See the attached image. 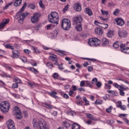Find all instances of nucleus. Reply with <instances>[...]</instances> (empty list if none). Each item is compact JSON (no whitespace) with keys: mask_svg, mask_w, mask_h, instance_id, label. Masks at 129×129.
<instances>
[{"mask_svg":"<svg viewBox=\"0 0 129 129\" xmlns=\"http://www.w3.org/2000/svg\"><path fill=\"white\" fill-rule=\"evenodd\" d=\"M33 127L34 129H49L50 126L46 121L43 119H40L39 121H37L36 119L33 120Z\"/></svg>","mask_w":129,"mask_h":129,"instance_id":"f257e3e1","label":"nucleus"},{"mask_svg":"<svg viewBox=\"0 0 129 129\" xmlns=\"http://www.w3.org/2000/svg\"><path fill=\"white\" fill-rule=\"evenodd\" d=\"M26 7H27V4H26V3H25L21 10L19 11L16 14L17 19H19V23H20V24H22V23H23L24 19H25L27 15H28V13L27 12L23 13V12H24L25 11V9H26Z\"/></svg>","mask_w":129,"mask_h":129,"instance_id":"f03ea898","label":"nucleus"},{"mask_svg":"<svg viewBox=\"0 0 129 129\" xmlns=\"http://www.w3.org/2000/svg\"><path fill=\"white\" fill-rule=\"evenodd\" d=\"M48 21L49 23L58 25V22H59V15L56 12H52L48 15Z\"/></svg>","mask_w":129,"mask_h":129,"instance_id":"7ed1b4c3","label":"nucleus"},{"mask_svg":"<svg viewBox=\"0 0 129 129\" xmlns=\"http://www.w3.org/2000/svg\"><path fill=\"white\" fill-rule=\"evenodd\" d=\"M119 46L121 52L125 53L126 54H129V47H125V44L121 43L119 42H116L113 44V46L115 49H117Z\"/></svg>","mask_w":129,"mask_h":129,"instance_id":"20e7f679","label":"nucleus"},{"mask_svg":"<svg viewBox=\"0 0 129 129\" xmlns=\"http://www.w3.org/2000/svg\"><path fill=\"white\" fill-rule=\"evenodd\" d=\"M11 108V104L7 101H3L0 103V109L3 113H7L9 112Z\"/></svg>","mask_w":129,"mask_h":129,"instance_id":"39448f33","label":"nucleus"},{"mask_svg":"<svg viewBox=\"0 0 129 129\" xmlns=\"http://www.w3.org/2000/svg\"><path fill=\"white\" fill-rule=\"evenodd\" d=\"M88 45L91 47H96L100 44V40L98 39L97 38H92L89 39Z\"/></svg>","mask_w":129,"mask_h":129,"instance_id":"423d86ee","label":"nucleus"},{"mask_svg":"<svg viewBox=\"0 0 129 129\" xmlns=\"http://www.w3.org/2000/svg\"><path fill=\"white\" fill-rule=\"evenodd\" d=\"M61 27L66 31L70 30V28H71V22H70V20L68 19H63L62 21Z\"/></svg>","mask_w":129,"mask_h":129,"instance_id":"0eeeda50","label":"nucleus"},{"mask_svg":"<svg viewBox=\"0 0 129 129\" xmlns=\"http://www.w3.org/2000/svg\"><path fill=\"white\" fill-rule=\"evenodd\" d=\"M13 113L17 116L16 118H17V119H21L23 117L22 112H21V110L18 106H16L14 108Z\"/></svg>","mask_w":129,"mask_h":129,"instance_id":"6e6552de","label":"nucleus"},{"mask_svg":"<svg viewBox=\"0 0 129 129\" xmlns=\"http://www.w3.org/2000/svg\"><path fill=\"white\" fill-rule=\"evenodd\" d=\"M73 25H77L81 24L82 22V17L81 15H78L77 16H75L73 18Z\"/></svg>","mask_w":129,"mask_h":129,"instance_id":"1a4fd4ad","label":"nucleus"},{"mask_svg":"<svg viewBox=\"0 0 129 129\" xmlns=\"http://www.w3.org/2000/svg\"><path fill=\"white\" fill-rule=\"evenodd\" d=\"M118 35L120 38H126L127 36V32L122 29H119L118 31Z\"/></svg>","mask_w":129,"mask_h":129,"instance_id":"9d476101","label":"nucleus"},{"mask_svg":"<svg viewBox=\"0 0 129 129\" xmlns=\"http://www.w3.org/2000/svg\"><path fill=\"white\" fill-rule=\"evenodd\" d=\"M7 127L9 129H16L15 126V122L12 119H9L7 122Z\"/></svg>","mask_w":129,"mask_h":129,"instance_id":"9b49d317","label":"nucleus"},{"mask_svg":"<svg viewBox=\"0 0 129 129\" xmlns=\"http://www.w3.org/2000/svg\"><path fill=\"white\" fill-rule=\"evenodd\" d=\"M39 16H40V15L38 13H35L33 17H31L32 23H33V24L38 23V21H39Z\"/></svg>","mask_w":129,"mask_h":129,"instance_id":"f8f14e48","label":"nucleus"},{"mask_svg":"<svg viewBox=\"0 0 129 129\" xmlns=\"http://www.w3.org/2000/svg\"><path fill=\"white\" fill-rule=\"evenodd\" d=\"M12 54L13 55H11L12 59H17L20 56V52L18 50H13Z\"/></svg>","mask_w":129,"mask_h":129,"instance_id":"ddd939ff","label":"nucleus"},{"mask_svg":"<svg viewBox=\"0 0 129 129\" xmlns=\"http://www.w3.org/2000/svg\"><path fill=\"white\" fill-rule=\"evenodd\" d=\"M10 23V19H4L3 20V22L1 23L0 24V29H3L5 28L7 24Z\"/></svg>","mask_w":129,"mask_h":129,"instance_id":"4468645a","label":"nucleus"},{"mask_svg":"<svg viewBox=\"0 0 129 129\" xmlns=\"http://www.w3.org/2000/svg\"><path fill=\"white\" fill-rule=\"evenodd\" d=\"M74 9L77 12H81V5L80 4H75L74 5Z\"/></svg>","mask_w":129,"mask_h":129,"instance_id":"2eb2a0df","label":"nucleus"},{"mask_svg":"<svg viewBox=\"0 0 129 129\" xmlns=\"http://www.w3.org/2000/svg\"><path fill=\"white\" fill-rule=\"evenodd\" d=\"M48 59L52 61V62H57L58 61V59L57 58V55L54 54H51L49 56Z\"/></svg>","mask_w":129,"mask_h":129,"instance_id":"dca6fc26","label":"nucleus"},{"mask_svg":"<svg viewBox=\"0 0 129 129\" xmlns=\"http://www.w3.org/2000/svg\"><path fill=\"white\" fill-rule=\"evenodd\" d=\"M117 107L120 108L122 110H125L126 109V106L125 105H122L121 101L117 102Z\"/></svg>","mask_w":129,"mask_h":129,"instance_id":"f3484780","label":"nucleus"},{"mask_svg":"<svg viewBox=\"0 0 129 129\" xmlns=\"http://www.w3.org/2000/svg\"><path fill=\"white\" fill-rule=\"evenodd\" d=\"M71 125L70 124V123L64 121L62 122V128L63 129H68L69 127H70Z\"/></svg>","mask_w":129,"mask_h":129,"instance_id":"a211bd4d","label":"nucleus"},{"mask_svg":"<svg viewBox=\"0 0 129 129\" xmlns=\"http://www.w3.org/2000/svg\"><path fill=\"white\" fill-rule=\"evenodd\" d=\"M116 23H117L118 26H123V25H124V21L122 19H117L116 20Z\"/></svg>","mask_w":129,"mask_h":129,"instance_id":"6ab92c4d","label":"nucleus"},{"mask_svg":"<svg viewBox=\"0 0 129 129\" xmlns=\"http://www.w3.org/2000/svg\"><path fill=\"white\" fill-rule=\"evenodd\" d=\"M95 33L97 35H102L103 31H102V29L100 28H97L95 29Z\"/></svg>","mask_w":129,"mask_h":129,"instance_id":"aec40b11","label":"nucleus"},{"mask_svg":"<svg viewBox=\"0 0 129 129\" xmlns=\"http://www.w3.org/2000/svg\"><path fill=\"white\" fill-rule=\"evenodd\" d=\"M127 89H129L128 87L124 88V87H123L121 88V89L119 90V93L121 95V96H124V91L127 90Z\"/></svg>","mask_w":129,"mask_h":129,"instance_id":"412c9836","label":"nucleus"},{"mask_svg":"<svg viewBox=\"0 0 129 129\" xmlns=\"http://www.w3.org/2000/svg\"><path fill=\"white\" fill-rule=\"evenodd\" d=\"M85 12L86 13V14H87V15H88V16H92V15H93V13H92V11L91 10V9H90L88 8H85Z\"/></svg>","mask_w":129,"mask_h":129,"instance_id":"4be33fe9","label":"nucleus"},{"mask_svg":"<svg viewBox=\"0 0 129 129\" xmlns=\"http://www.w3.org/2000/svg\"><path fill=\"white\" fill-rule=\"evenodd\" d=\"M72 129H80V125L77 123H74L72 125Z\"/></svg>","mask_w":129,"mask_h":129,"instance_id":"5701e85b","label":"nucleus"},{"mask_svg":"<svg viewBox=\"0 0 129 129\" xmlns=\"http://www.w3.org/2000/svg\"><path fill=\"white\" fill-rule=\"evenodd\" d=\"M76 26L75 27L76 30L78 31V32H80V31H82V24H76Z\"/></svg>","mask_w":129,"mask_h":129,"instance_id":"b1692460","label":"nucleus"},{"mask_svg":"<svg viewBox=\"0 0 129 129\" xmlns=\"http://www.w3.org/2000/svg\"><path fill=\"white\" fill-rule=\"evenodd\" d=\"M113 35H114V31L112 30H109L107 34V36L109 38H111Z\"/></svg>","mask_w":129,"mask_h":129,"instance_id":"393cba45","label":"nucleus"},{"mask_svg":"<svg viewBox=\"0 0 129 129\" xmlns=\"http://www.w3.org/2000/svg\"><path fill=\"white\" fill-rule=\"evenodd\" d=\"M102 43H103V46H105V45H108L109 44V42L108 41V40H107L106 38H103Z\"/></svg>","mask_w":129,"mask_h":129,"instance_id":"a878e982","label":"nucleus"},{"mask_svg":"<svg viewBox=\"0 0 129 129\" xmlns=\"http://www.w3.org/2000/svg\"><path fill=\"white\" fill-rule=\"evenodd\" d=\"M113 86H114V87H115V88H117V89H118V90H119L120 89L122 88V87H123V86L119 85H118V84H117L116 83H114L113 84Z\"/></svg>","mask_w":129,"mask_h":129,"instance_id":"bb28decb","label":"nucleus"},{"mask_svg":"<svg viewBox=\"0 0 129 129\" xmlns=\"http://www.w3.org/2000/svg\"><path fill=\"white\" fill-rule=\"evenodd\" d=\"M86 116L88 118H90V119H91L92 120H96V118L93 117V115L91 114L88 113L87 114Z\"/></svg>","mask_w":129,"mask_h":129,"instance_id":"cd10ccee","label":"nucleus"},{"mask_svg":"<svg viewBox=\"0 0 129 129\" xmlns=\"http://www.w3.org/2000/svg\"><path fill=\"white\" fill-rule=\"evenodd\" d=\"M22 2H23V0H16L14 3V6L15 7H18V6H20V5L22 4Z\"/></svg>","mask_w":129,"mask_h":129,"instance_id":"c85d7f7f","label":"nucleus"},{"mask_svg":"<svg viewBox=\"0 0 129 129\" xmlns=\"http://www.w3.org/2000/svg\"><path fill=\"white\" fill-rule=\"evenodd\" d=\"M50 96H52V97H54V98H58V96H57V92L52 91L51 93H50Z\"/></svg>","mask_w":129,"mask_h":129,"instance_id":"c756f323","label":"nucleus"},{"mask_svg":"<svg viewBox=\"0 0 129 129\" xmlns=\"http://www.w3.org/2000/svg\"><path fill=\"white\" fill-rule=\"evenodd\" d=\"M27 69L29 71H31L32 72H33V73H38V71L37 70V69L34 68H28Z\"/></svg>","mask_w":129,"mask_h":129,"instance_id":"7c9ffc66","label":"nucleus"},{"mask_svg":"<svg viewBox=\"0 0 129 129\" xmlns=\"http://www.w3.org/2000/svg\"><path fill=\"white\" fill-rule=\"evenodd\" d=\"M31 48L35 53H41V51H40V50H39L38 48H35V46H32Z\"/></svg>","mask_w":129,"mask_h":129,"instance_id":"2f4dec72","label":"nucleus"},{"mask_svg":"<svg viewBox=\"0 0 129 129\" xmlns=\"http://www.w3.org/2000/svg\"><path fill=\"white\" fill-rule=\"evenodd\" d=\"M54 26L53 25V24H48L46 25V30H52L53 28H54Z\"/></svg>","mask_w":129,"mask_h":129,"instance_id":"473e14b6","label":"nucleus"},{"mask_svg":"<svg viewBox=\"0 0 129 129\" xmlns=\"http://www.w3.org/2000/svg\"><path fill=\"white\" fill-rule=\"evenodd\" d=\"M101 13H102V15H103V16H108V11H106L103 9L101 10Z\"/></svg>","mask_w":129,"mask_h":129,"instance_id":"72a5a7b5","label":"nucleus"},{"mask_svg":"<svg viewBox=\"0 0 129 129\" xmlns=\"http://www.w3.org/2000/svg\"><path fill=\"white\" fill-rule=\"evenodd\" d=\"M69 7H70V5L69 4H67L65 7L62 10V12L63 13H66V12H67V11H68L69 9Z\"/></svg>","mask_w":129,"mask_h":129,"instance_id":"f704fd0d","label":"nucleus"},{"mask_svg":"<svg viewBox=\"0 0 129 129\" xmlns=\"http://www.w3.org/2000/svg\"><path fill=\"white\" fill-rule=\"evenodd\" d=\"M4 67H5V68H7V69L10 70V71H13V68L11 67L10 66H9V64L4 63Z\"/></svg>","mask_w":129,"mask_h":129,"instance_id":"c9c22d12","label":"nucleus"},{"mask_svg":"<svg viewBox=\"0 0 129 129\" xmlns=\"http://www.w3.org/2000/svg\"><path fill=\"white\" fill-rule=\"evenodd\" d=\"M100 27L103 28V29H107L108 28V24L102 23Z\"/></svg>","mask_w":129,"mask_h":129,"instance_id":"e433bc0d","label":"nucleus"},{"mask_svg":"<svg viewBox=\"0 0 129 129\" xmlns=\"http://www.w3.org/2000/svg\"><path fill=\"white\" fill-rule=\"evenodd\" d=\"M44 106L46 108H48V109H52L53 108V106L51 104H45Z\"/></svg>","mask_w":129,"mask_h":129,"instance_id":"4c0bfd02","label":"nucleus"},{"mask_svg":"<svg viewBox=\"0 0 129 129\" xmlns=\"http://www.w3.org/2000/svg\"><path fill=\"white\" fill-rule=\"evenodd\" d=\"M85 83L86 86H88L90 88L92 87V84H91V82H90V81H85Z\"/></svg>","mask_w":129,"mask_h":129,"instance_id":"58836bf2","label":"nucleus"},{"mask_svg":"<svg viewBox=\"0 0 129 129\" xmlns=\"http://www.w3.org/2000/svg\"><path fill=\"white\" fill-rule=\"evenodd\" d=\"M52 77H53V78H54V79H58V78H59V74L57 73H54Z\"/></svg>","mask_w":129,"mask_h":129,"instance_id":"ea45409f","label":"nucleus"},{"mask_svg":"<svg viewBox=\"0 0 129 129\" xmlns=\"http://www.w3.org/2000/svg\"><path fill=\"white\" fill-rule=\"evenodd\" d=\"M46 66H47V67H48L50 69L53 68V63H52V62H47L46 63Z\"/></svg>","mask_w":129,"mask_h":129,"instance_id":"a19ab883","label":"nucleus"},{"mask_svg":"<svg viewBox=\"0 0 129 129\" xmlns=\"http://www.w3.org/2000/svg\"><path fill=\"white\" fill-rule=\"evenodd\" d=\"M5 47L7 49H11V50H14V46L11 45L10 44H6Z\"/></svg>","mask_w":129,"mask_h":129,"instance_id":"79ce46f5","label":"nucleus"},{"mask_svg":"<svg viewBox=\"0 0 129 129\" xmlns=\"http://www.w3.org/2000/svg\"><path fill=\"white\" fill-rule=\"evenodd\" d=\"M98 81V80L97 79V78H94L92 80V84H96Z\"/></svg>","mask_w":129,"mask_h":129,"instance_id":"37998d69","label":"nucleus"},{"mask_svg":"<svg viewBox=\"0 0 129 129\" xmlns=\"http://www.w3.org/2000/svg\"><path fill=\"white\" fill-rule=\"evenodd\" d=\"M15 81L16 82V84H20V83H22V81L20 80V79L18 78H16L14 79Z\"/></svg>","mask_w":129,"mask_h":129,"instance_id":"c03bdc74","label":"nucleus"},{"mask_svg":"<svg viewBox=\"0 0 129 129\" xmlns=\"http://www.w3.org/2000/svg\"><path fill=\"white\" fill-rule=\"evenodd\" d=\"M120 11L118 9H116L114 12H113V15L114 16H117L118 14H119Z\"/></svg>","mask_w":129,"mask_h":129,"instance_id":"a18cd8bd","label":"nucleus"},{"mask_svg":"<svg viewBox=\"0 0 129 129\" xmlns=\"http://www.w3.org/2000/svg\"><path fill=\"white\" fill-rule=\"evenodd\" d=\"M112 106H110L109 108L106 109V112H108V113H110L111 112V110H112Z\"/></svg>","mask_w":129,"mask_h":129,"instance_id":"49530a36","label":"nucleus"},{"mask_svg":"<svg viewBox=\"0 0 129 129\" xmlns=\"http://www.w3.org/2000/svg\"><path fill=\"white\" fill-rule=\"evenodd\" d=\"M102 102H103V101L102 100L98 99L95 101V104H102Z\"/></svg>","mask_w":129,"mask_h":129,"instance_id":"de8ad7c7","label":"nucleus"},{"mask_svg":"<svg viewBox=\"0 0 129 129\" xmlns=\"http://www.w3.org/2000/svg\"><path fill=\"white\" fill-rule=\"evenodd\" d=\"M102 85V84H101V83L100 82H98L96 84V86H97V87H98V88H100L101 87Z\"/></svg>","mask_w":129,"mask_h":129,"instance_id":"09e8293b","label":"nucleus"},{"mask_svg":"<svg viewBox=\"0 0 129 129\" xmlns=\"http://www.w3.org/2000/svg\"><path fill=\"white\" fill-rule=\"evenodd\" d=\"M105 88H106V89H110V88H111V86L109 85L108 84H105Z\"/></svg>","mask_w":129,"mask_h":129,"instance_id":"8fccbe9b","label":"nucleus"},{"mask_svg":"<svg viewBox=\"0 0 129 129\" xmlns=\"http://www.w3.org/2000/svg\"><path fill=\"white\" fill-rule=\"evenodd\" d=\"M86 83H85V81H82L80 82V86L81 87H84V86L85 85Z\"/></svg>","mask_w":129,"mask_h":129,"instance_id":"3c124183","label":"nucleus"},{"mask_svg":"<svg viewBox=\"0 0 129 129\" xmlns=\"http://www.w3.org/2000/svg\"><path fill=\"white\" fill-rule=\"evenodd\" d=\"M99 19H100V20H101L102 21H104V22H107V21H108V19L104 18L101 16H99Z\"/></svg>","mask_w":129,"mask_h":129,"instance_id":"603ef678","label":"nucleus"},{"mask_svg":"<svg viewBox=\"0 0 129 129\" xmlns=\"http://www.w3.org/2000/svg\"><path fill=\"white\" fill-rule=\"evenodd\" d=\"M12 5H13L12 3H9L5 7H4V10H7V9H8V8H9V7L11 6Z\"/></svg>","mask_w":129,"mask_h":129,"instance_id":"864d4df0","label":"nucleus"},{"mask_svg":"<svg viewBox=\"0 0 129 129\" xmlns=\"http://www.w3.org/2000/svg\"><path fill=\"white\" fill-rule=\"evenodd\" d=\"M95 24L97 26H99V27H100L101 26V23L99 22L98 21L95 20L94 21Z\"/></svg>","mask_w":129,"mask_h":129,"instance_id":"5fc2aeb1","label":"nucleus"},{"mask_svg":"<svg viewBox=\"0 0 129 129\" xmlns=\"http://www.w3.org/2000/svg\"><path fill=\"white\" fill-rule=\"evenodd\" d=\"M39 5L40 8H42V9L44 8V5H43V2L41 0L39 1Z\"/></svg>","mask_w":129,"mask_h":129,"instance_id":"6e6d98bb","label":"nucleus"},{"mask_svg":"<svg viewBox=\"0 0 129 129\" xmlns=\"http://www.w3.org/2000/svg\"><path fill=\"white\" fill-rule=\"evenodd\" d=\"M28 84H29V85H30L31 87H34V86H36V84L35 83L28 82Z\"/></svg>","mask_w":129,"mask_h":129,"instance_id":"4d7b16f0","label":"nucleus"},{"mask_svg":"<svg viewBox=\"0 0 129 129\" xmlns=\"http://www.w3.org/2000/svg\"><path fill=\"white\" fill-rule=\"evenodd\" d=\"M13 96H14L15 98H20V95L19 94H16L15 93H12Z\"/></svg>","mask_w":129,"mask_h":129,"instance_id":"13d9d810","label":"nucleus"},{"mask_svg":"<svg viewBox=\"0 0 129 129\" xmlns=\"http://www.w3.org/2000/svg\"><path fill=\"white\" fill-rule=\"evenodd\" d=\"M57 114H58V112L56 111H53V112L51 113V115L53 116H56Z\"/></svg>","mask_w":129,"mask_h":129,"instance_id":"bf43d9fd","label":"nucleus"},{"mask_svg":"<svg viewBox=\"0 0 129 129\" xmlns=\"http://www.w3.org/2000/svg\"><path fill=\"white\" fill-rule=\"evenodd\" d=\"M92 70H93V67H92V66L88 67V71H89V72H91V71H92Z\"/></svg>","mask_w":129,"mask_h":129,"instance_id":"052dcab7","label":"nucleus"},{"mask_svg":"<svg viewBox=\"0 0 129 129\" xmlns=\"http://www.w3.org/2000/svg\"><path fill=\"white\" fill-rule=\"evenodd\" d=\"M89 64H90V61H87L84 63V67H87V66H88V65H89Z\"/></svg>","mask_w":129,"mask_h":129,"instance_id":"680f3d73","label":"nucleus"},{"mask_svg":"<svg viewBox=\"0 0 129 129\" xmlns=\"http://www.w3.org/2000/svg\"><path fill=\"white\" fill-rule=\"evenodd\" d=\"M76 103L78 105H82L83 103V101H76Z\"/></svg>","mask_w":129,"mask_h":129,"instance_id":"e2e57ef3","label":"nucleus"},{"mask_svg":"<svg viewBox=\"0 0 129 129\" xmlns=\"http://www.w3.org/2000/svg\"><path fill=\"white\" fill-rule=\"evenodd\" d=\"M24 52L26 53V54H30L31 53V50L29 49H24Z\"/></svg>","mask_w":129,"mask_h":129,"instance_id":"0e129e2a","label":"nucleus"},{"mask_svg":"<svg viewBox=\"0 0 129 129\" xmlns=\"http://www.w3.org/2000/svg\"><path fill=\"white\" fill-rule=\"evenodd\" d=\"M12 87L13 88H18V84L15 83L12 84Z\"/></svg>","mask_w":129,"mask_h":129,"instance_id":"69168bd1","label":"nucleus"},{"mask_svg":"<svg viewBox=\"0 0 129 129\" xmlns=\"http://www.w3.org/2000/svg\"><path fill=\"white\" fill-rule=\"evenodd\" d=\"M58 68H59V69H60V70H63L64 68L63 67V64L61 63V64H59L58 66Z\"/></svg>","mask_w":129,"mask_h":129,"instance_id":"338daca9","label":"nucleus"},{"mask_svg":"<svg viewBox=\"0 0 129 129\" xmlns=\"http://www.w3.org/2000/svg\"><path fill=\"white\" fill-rule=\"evenodd\" d=\"M21 60L22 62H23L24 63H25V62H27V58L26 57H23V58H21Z\"/></svg>","mask_w":129,"mask_h":129,"instance_id":"774afa93","label":"nucleus"}]
</instances>
